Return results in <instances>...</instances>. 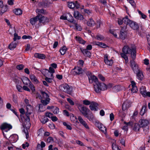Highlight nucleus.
Returning a JSON list of instances; mask_svg holds the SVG:
<instances>
[{"instance_id":"dca6fc26","label":"nucleus","mask_w":150,"mask_h":150,"mask_svg":"<svg viewBox=\"0 0 150 150\" xmlns=\"http://www.w3.org/2000/svg\"><path fill=\"white\" fill-rule=\"evenodd\" d=\"M73 74L74 75L79 74L82 73L83 70L82 69L79 67H75L72 71Z\"/></svg>"},{"instance_id":"a19ab883","label":"nucleus","mask_w":150,"mask_h":150,"mask_svg":"<svg viewBox=\"0 0 150 150\" xmlns=\"http://www.w3.org/2000/svg\"><path fill=\"white\" fill-rule=\"evenodd\" d=\"M123 19H118L117 21L118 24L120 25L122 24L123 23H124L126 24L127 23V19H125L124 21H123Z\"/></svg>"},{"instance_id":"13d9d810","label":"nucleus","mask_w":150,"mask_h":150,"mask_svg":"<svg viewBox=\"0 0 150 150\" xmlns=\"http://www.w3.org/2000/svg\"><path fill=\"white\" fill-rule=\"evenodd\" d=\"M83 104L86 105H90L91 103L90 101L87 100H84L83 101Z\"/></svg>"},{"instance_id":"bb28decb","label":"nucleus","mask_w":150,"mask_h":150,"mask_svg":"<svg viewBox=\"0 0 150 150\" xmlns=\"http://www.w3.org/2000/svg\"><path fill=\"white\" fill-rule=\"evenodd\" d=\"M53 78V74H52L50 77L46 76L45 78V81L48 83L52 82V79Z\"/></svg>"},{"instance_id":"2eb2a0df","label":"nucleus","mask_w":150,"mask_h":150,"mask_svg":"<svg viewBox=\"0 0 150 150\" xmlns=\"http://www.w3.org/2000/svg\"><path fill=\"white\" fill-rule=\"evenodd\" d=\"M31 113V112H29L28 111V112L25 113V115L27 117L25 119V125L28 126V127H29L30 125L29 115H30Z\"/></svg>"},{"instance_id":"69168bd1","label":"nucleus","mask_w":150,"mask_h":150,"mask_svg":"<svg viewBox=\"0 0 150 150\" xmlns=\"http://www.w3.org/2000/svg\"><path fill=\"white\" fill-rule=\"evenodd\" d=\"M103 124L100 123L98 122H96L95 123V125L97 127H98L99 129H100V127H101L102 125Z\"/></svg>"},{"instance_id":"338daca9","label":"nucleus","mask_w":150,"mask_h":150,"mask_svg":"<svg viewBox=\"0 0 150 150\" xmlns=\"http://www.w3.org/2000/svg\"><path fill=\"white\" fill-rule=\"evenodd\" d=\"M16 88L18 91L19 92H22L23 90L22 87L20 85H17L16 86Z\"/></svg>"},{"instance_id":"ea45409f","label":"nucleus","mask_w":150,"mask_h":150,"mask_svg":"<svg viewBox=\"0 0 150 150\" xmlns=\"http://www.w3.org/2000/svg\"><path fill=\"white\" fill-rule=\"evenodd\" d=\"M1 13H4L7 11L8 10L7 5H5L1 8Z\"/></svg>"},{"instance_id":"39448f33","label":"nucleus","mask_w":150,"mask_h":150,"mask_svg":"<svg viewBox=\"0 0 150 150\" xmlns=\"http://www.w3.org/2000/svg\"><path fill=\"white\" fill-rule=\"evenodd\" d=\"M127 25H129L130 27L134 30H137L139 28V26L137 23L134 21L130 19H127Z\"/></svg>"},{"instance_id":"680f3d73","label":"nucleus","mask_w":150,"mask_h":150,"mask_svg":"<svg viewBox=\"0 0 150 150\" xmlns=\"http://www.w3.org/2000/svg\"><path fill=\"white\" fill-rule=\"evenodd\" d=\"M29 86L30 88L31 89V90L33 92L35 91V87H34L33 85V84L30 83L29 84Z\"/></svg>"},{"instance_id":"0eeeda50","label":"nucleus","mask_w":150,"mask_h":150,"mask_svg":"<svg viewBox=\"0 0 150 150\" xmlns=\"http://www.w3.org/2000/svg\"><path fill=\"white\" fill-rule=\"evenodd\" d=\"M134 60L132 59L130 61V66L134 73H137L139 70L138 65Z\"/></svg>"},{"instance_id":"7c9ffc66","label":"nucleus","mask_w":150,"mask_h":150,"mask_svg":"<svg viewBox=\"0 0 150 150\" xmlns=\"http://www.w3.org/2000/svg\"><path fill=\"white\" fill-rule=\"evenodd\" d=\"M41 122L43 124H45L48 121V119L45 116L43 115L42 116L40 119Z\"/></svg>"},{"instance_id":"79ce46f5","label":"nucleus","mask_w":150,"mask_h":150,"mask_svg":"<svg viewBox=\"0 0 150 150\" xmlns=\"http://www.w3.org/2000/svg\"><path fill=\"white\" fill-rule=\"evenodd\" d=\"M76 40L79 41V42L80 43L84 44L86 42L85 41L83 40L80 37H77V36H76Z\"/></svg>"},{"instance_id":"4be33fe9","label":"nucleus","mask_w":150,"mask_h":150,"mask_svg":"<svg viewBox=\"0 0 150 150\" xmlns=\"http://www.w3.org/2000/svg\"><path fill=\"white\" fill-rule=\"evenodd\" d=\"M140 124L137 123H133L132 124V127L134 131H139V129L141 127Z\"/></svg>"},{"instance_id":"3c124183","label":"nucleus","mask_w":150,"mask_h":150,"mask_svg":"<svg viewBox=\"0 0 150 150\" xmlns=\"http://www.w3.org/2000/svg\"><path fill=\"white\" fill-rule=\"evenodd\" d=\"M44 16L41 15L40 14H38L37 16L35 17L32 18V19H43L44 18Z\"/></svg>"},{"instance_id":"412c9836","label":"nucleus","mask_w":150,"mask_h":150,"mask_svg":"<svg viewBox=\"0 0 150 150\" xmlns=\"http://www.w3.org/2000/svg\"><path fill=\"white\" fill-rule=\"evenodd\" d=\"M80 50L83 54L85 56L90 57L91 56V53L90 51L85 49H84L82 48H80Z\"/></svg>"},{"instance_id":"7ed1b4c3","label":"nucleus","mask_w":150,"mask_h":150,"mask_svg":"<svg viewBox=\"0 0 150 150\" xmlns=\"http://www.w3.org/2000/svg\"><path fill=\"white\" fill-rule=\"evenodd\" d=\"M139 122L141 127L143 128L145 133H147L149 129V127L148 125L149 124L148 120L146 119H141L139 120Z\"/></svg>"},{"instance_id":"49530a36","label":"nucleus","mask_w":150,"mask_h":150,"mask_svg":"<svg viewBox=\"0 0 150 150\" xmlns=\"http://www.w3.org/2000/svg\"><path fill=\"white\" fill-rule=\"evenodd\" d=\"M63 124L64 126H65L67 129L71 130L72 129V127L70 125L67 124L66 122H64L63 123Z\"/></svg>"},{"instance_id":"c756f323","label":"nucleus","mask_w":150,"mask_h":150,"mask_svg":"<svg viewBox=\"0 0 150 150\" xmlns=\"http://www.w3.org/2000/svg\"><path fill=\"white\" fill-rule=\"evenodd\" d=\"M73 17L70 13H68L66 15L62 16L60 18V19H67V18H72Z\"/></svg>"},{"instance_id":"052dcab7","label":"nucleus","mask_w":150,"mask_h":150,"mask_svg":"<svg viewBox=\"0 0 150 150\" xmlns=\"http://www.w3.org/2000/svg\"><path fill=\"white\" fill-rule=\"evenodd\" d=\"M75 26L76 29L79 31H81L82 29V28L81 26L77 24V22L76 23V24H75Z\"/></svg>"},{"instance_id":"a211bd4d","label":"nucleus","mask_w":150,"mask_h":150,"mask_svg":"<svg viewBox=\"0 0 150 150\" xmlns=\"http://www.w3.org/2000/svg\"><path fill=\"white\" fill-rule=\"evenodd\" d=\"M130 106V102L127 100L124 102L123 104L122 109L123 110H125L129 108Z\"/></svg>"},{"instance_id":"603ef678","label":"nucleus","mask_w":150,"mask_h":150,"mask_svg":"<svg viewBox=\"0 0 150 150\" xmlns=\"http://www.w3.org/2000/svg\"><path fill=\"white\" fill-rule=\"evenodd\" d=\"M88 76L89 82L90 83H92L93 81L91 78V73H88Z\"/></svg>"},{"instance_id":"393cba45","label":"nucleus","mask_w":150,"mask_h":150,"mask_svg":"<svg viewBox=\"0 0 150 150\" xmlns=\"http://www.w3.org/2000/svg\"><path fill=\"white\" fill-rule=\"evenodd\" d=\"M136 73L137 76V78L140 80H142L143 77V75L142 71H141L139 70Z\"/></svg>"},{"instance_id":"9d476101","label":"nucleus","mask_w":150,"mask_h":150,"mask_svg":"<svg viewBox=\"0 0 150 150\" xmlns=\"http://www.w3.org/2000/svg\"><path fill=\"white\" fill-rule=\"evenodd\" d=\"M140 93L144 97L148 96L150 97V92H146V88L145 86H142L141 87L140 89Z\"/></svg>"},{"instance_id":"423d86ee","label":"nucleus","mask_w":150,"mask_h":150,"mask_svg":"<svg viewBox=\"0 0 150 150\" xmlns=\"http://www.w3.org/2000/svg\"><path fill=\"white\" fill-rule=\"evenodd\" d=\"M36 98L42 100L49 98L48 94L44 91L41 92V94L37 93L36 95Z\"/></svg>"},{"instance_id":"e2e57ef3","label":"nucleus","mask_w":150,"mask_h":150,"mask_svg":"<svg viewBox=\"0 0 150 150\" xmlns=\"http://www.w3.org/2000/svg\"><path fill=\"white\" fill-rule=\"evenodd\" d=\"M137 88L136 86L132 87V88L131 89V91L132 92L135 93L137 92Z\"/></svg>"},{"instance_id":"8fccbe9b","label":"nucleus","mask_w":150,"mask_h":150,"mask_svg":"<svg viewBox=\"0 0 150 150\" xmlns=\"http://www.w3.org/2000/svg\"><path fill=\"white\" fill-rule=\"evenodd\" d=\"M71 120L73 122H77L78 123H79L78 122L77 119V118L76 116H73L72 117H70Z\"/></svg>"},{"instance_id":"1a4fd4ad","label":"nucleus","mask_w":150,"mask_h":150,"mask_svg":"<svg viewBox=\"0 0 150 150\" xmlns=\"http://www.w3.org/2000/svg\"><path fill=\"white\" fill-rule=\"evenodd\" d=\"M68 6L70 8L73 9L76 8L78 9L80 8V5L78 2L76 1L75 2H69Z\"/></svg>"},{"instance_id":"4468645a","label":"nucleus","mask_w":150,"mask_h":150,"mask_svg":"<svg viewBox=\"0 0 150 150\" xmlns=\"http://www.w3.org/2000/svg\"><path fill=\"white\" fill-rule=\"evenodd\" d=\"M50 100V98L41 100V102L42 104H40L39 105V109H40L41 107H42L43 105L45 106L49 103Z\"/></svg>"},{"instance_id":"9b49d317","label":"nucleus","mask_w":150,"mask_h":150,"mask_svg":"<svg viewBox=\"0 0 150 150\" xmlns=\"http://www.w3.org/2000/svg\"><path fill=\"white\" fill-rule=\"evenodd\" d=\"M12 128V126L10 124H8L6 123H5L2 125L1 126V129L2 130H4V131H3V134L4 136V132H7V131L6 130V129L7 128H8V130H9L10 129H11Z\"/></svg>"},{"instance_id":"f257e3e1","label":"nucleus","mask_w":150,"mask_h":150,"mask_svg":"<svg viewBox=\"0 0 150 150\" xmlns=\"http://www.w3.org/2000/svg\"><path fill=\"white\" fill-rule=\"evenodd\" d=\"M122 52L123 53H121L120 55L125 59L126 63L128 62V58L126 54H131L132 59L134 60L135 59L136 51V48L134 45H131L130 46H124L122 48Z\"/></svg>"},{"instance_id":"20e7f679","label":"nucleus","mask_w":150,"mask_h":150,"mask_svg":"<svg viewBox=\"0 0 150 150\" xmlns=\"http://www.w3.org/2000/svg\"><path fill=\"white\" fill-rule=\"evenodd\" d=\"M59 89L62 91L71 94L72 92V88L67 84H64L61 85L59 87Z\"/></svg>"},{"instance_id":"6e6552de","label":"nucleus","mask_w":150,"mask_h":150,"mask_svg":"<svg viewBox=\"0 0 150 150\" xmlns=\"http://www.w3.org/2000/svg\"><path fill=\"white\" fill-rule=\"evenodd\" d=\"M126 29V27H122L121 30L119 35V38L122 40H124L127 37V33Z\"/></svg>"},{"instance_id":"a18cd8bd","label":"nucleus","mask_w":150,"mask_h":150,"mask_svg":"<svg viewBox=\"0 0 150 150\" xmlns=\"http://www.w3.org/2000/svg\"><path fill=\"white\" fill-rule=\"evenodd\" d=\"M100 130L105 134H106V128L103 125H102Z\"/></svg>"},{"instance_id":"ddd939ff","label":"nucleus","mask_w":150,"mask_h":150,"mask_svg":"<svg viewBox=\"0 0 150 150\" xmlns=\"http://www.w3.org/2000/svg\"><path fill=\"white\" fill-rule=\"evenodd\" d=\"M78 119L80 123L85 127L86 129H89V128L87 123L80 116L78 117Z\"/></svg>"},{"instance_id":"2f4dec72","label":"nucleus","mask_w":150,"mask_h":150,"mask_svg":"<svg viewBox=\"0 0 150 150\" xmlns=\"http://www.w3.org/2000/svg\"><path fill=\"white\" fill-rule=\"evenodd\" d=\"M42 74L45 77L48 76L50 77V76L48 75V74L47 73H49V72L48 69H43L41 71Z\"/></svg>"},{"instance_id":"6e6d98bb","label":"nucleus","mask_w":150,"mask_h":150,"mask_svg":"<svg viewBox=\"0 0 150 150\" xmlns=\"http://www.w3.org/2000/svg\"><path fill=\"white\" fill-rule=\"evenodd\" d=\"M38 21V19H30V21L32 25H35L36 22Z\"/></svg>"},{"instance_id":"c85d7f7f","label":"nucleus","mask_w":150,"mask_h":150,"mask_svg":"<svg viewBox=\"0 0 150 150\" xmlns=\"http://www.w3.org/2000/svg\"><path fill=\"white\" fill-rule=\"evenodd\" d=\"M74 17L75 18H83V16L81 15L78 11H75L74 14Z\"/></svg>"},{"instance_id":"37998d69","label":"nucleus","mask_w":150,"mask_h":150,"mask_svg":"<svg viewBox=\"0 0 150 150\" xmlns=\"http://www.w3.org/2000/svg\"><path fill=\"white\" fill-rule=\"evenodd\" d=\"M45 143L42 141L41 142L40 145V144H38V147H40V146H41L42 148L40 149H38L37 150H43V149H42V148L45 147Z\"/></svg>"},{"instance_id":"473e14b6","label":"nucleus","mask_w":150,"mask_h":150,"mask_svg":"<svg viewBox=\"0 0 150 150\" xmlns=\"http://www.w3.org/2000/svg\"><path fill=\"white\" fill-rule=\"evenodd\" d=\"M30 78L32 81L35 83H37L38 81L36 77L33 74H31L30 76Z\"/></svg>"},{"instance_id":"72a5a7b5","label":"nucleus","mask_w":150,"mask_h":150,"mask_svg":"<svg viewBox=\"0 0 150 150\" xmlns=\"http://www.w3.org/2000/svg\"><path fill=\"white\" fill-rule=\"evenodd\" d=\"M95 23L93 19H89L87 22V25L90 26H93Z\"/></svg>"},{"instance_id":"a878e982","label":"nucleus","mask_w":150,"mask_h":150,"mask_svg":"<svg viewBox=\"0 0 150 150\" xmlns=\"http://www.w3.org/2000/svg\"><path fill=\"white\" fill-rule=\"evenodd\" d=\"M34 56L35 57L41 59H44L45 57V56L44 54L38 53H35L34 54Z\"/></svg>"},{"instance_id":"b1692460","label":"nucleus","mask_w":150,"mask_h":150,"mask_svg":"<svg viewBox=\"0 0 150 150\" xmlns=\"http://www.w3.org/2000/svg\"><path fill=\"white\" fill-rule=\"evenodd\" d=\"M21 80L23 83L25 85H28V84L30 83L29 79L27 77L23 78Z\"/></svg>"},{"instance_id":"5fc2aeb1","label":"nucleus","mask_w":150,"mask_h":150,"mask_svg":"<svg viewBox=\"0 0 150 150\" xmlns=\"http://www.w3.org/2000/svg\"><path fill=\"white\" fill-rule=\"evenodd\" d=\"M14 38H13V40L14 41H15L17 39L19 40L21 38V37L19 36H18V35L15 33L14 34Z\"/></svg>"},{"instance_id":"4c0bfd02","label":"nucleus","mask_w":150,"mask_h":150,"mask_svg":"<svg viewBox=\"0 0 150 150\" xmlns=\"http://www.w3.org/2000/svg\"><path fill=\"white\" fill-rule=\"evenodd\" d=\"M16 14L17 15H20L22 13V11L20 9H16L14 10Z\"/></svg>"},{"instance_id":"cd10ccee","label":"nucleus","mask_w":150,"mask_h":150,"mask_svg":"<svg viewBox=\"0 0 150 150\" xmlns=\"http://www.w3.org/2000/svg\"><path fill=\"white\" fill-rule=\"evenodd\" d=\"M147 105L146 104L145 105L143 106L140 112V114L141 115H143L147 111L146 108Z\"/></svg>"},{"instance_id":"58836bf2","label":"nucleus","mask_w":150,"mask_h":150,"mask_svg":"<svg viewBox=\"0 0 150 150\" xmlns=\"http://www.w3.org/2000/svg\"><path fill=\"white\" fill-rule=\"evenodd\" d=\"M91 78L93 81H94L96 83L95 85L98 84L97 83H99V82L98 81V79L94 75L93 76L91 73Z\"/></svg>"},{"instance_id":"f704fd0d","label":"nucleus","mask_w":150,"mask_h":150,"mask_svg":"<svg viewBox=\"0 0 150 150\" xmlns=\"http://www.w3.org/2000/svg\"><path fill=\"white\" fill-rule=\"evenodd\" d=\"M36 12L37 13H42L43 14H45L47 13V11L43 9H37L36 10Z\"/></svg>"},{"instance_id":"aec40b11","label":"nucleus","mask_w":150,"mask_h":150,"mask_svg":"<svg viewBox=\"0 0 150 150\" xmlns=\"http://www.w3.org/2000/svg\"><path fill=\"white\" fill-rule=\"evenodd\" d=\"M50 2L48 1H42L40 2L38 4V6L40 7H46L50 4Z\"/></svg>"},{"instance_id":"bf43d9fd","label":"nucleus","mask_w":150,"mask_h":150,"mask_svg":"<svg viewBox=\"0 0 150 150\" xmlns=\"http://www.w3.org/2000/svg\"><path fill=\"white\" fill-rule=\"evenodd\" d=\"M49 73H50V75L52 74H53V73L54 72V70L52 67H50L48 70Z\"/></svg>"},{"instance_id":"c9c22d12","label":"nucleus","mask_w":150,"mask_h":150,"mask_svg":"<svg viewBox=\"0 0 150 150\" xmlns=\"http://www.w3.org/2000/svg\"><path fill=\"white\" fill-rule=\"evenodd\" d=\"M17 44L16 42H12L8 46V48L11 50H13L16 47Z\"/></svg>"},{"instance_id":"0e129e2a","label":"nucleus","mask_w":150,"mask_h":150,"mask_svg":"<svg viewBox=\"0 0 150 150\" xmlns=\"http://www.w3.org/2000/svg\"><path fill=\"white\" fill-rule=\"evenodd\" d=\"M110 33L112 34L115 38H117V35L115 31L112 30H110Z\"/></svg>"},{"instance_id":"de8ad7c7","label":"nucleus","mask_w":150,"mask_h":150,"mask_svg":"<svg viewBox=\"0 0 150 150\" xmlns=\"http://www.w3.org/2000/svg\"><path fill=\"white\" fill-rule=\"evenodd\" d=\"M96 38L97 40H101L104 39V37L102 35H97Z\"/></svg>"},{"instance_id":"864d4df0","label":"nucleus","mask_w":150,"mask_h":150,"mask_svg":"<svg viewBox=\"0 0 150 150\" xmlns=\"http://www.w3.org/2000/svg\"><path fill=\"white\" fill-rule=\"evenodd\" d=\"M53 112L54 114H58L59 112V108L57 107L55 108L53 110Z\"/></svg>"},{"instance_id":"4d7b16f0","label":"nucleus","mask_w":150,"mask_h":150,"mask_svg":"<svg viewBox=\"0 0 150 150\" xmlns=\"http://www.w3.org/2000/svg\"><path fill=\"white\" fill-rule=\"evenodd\" d=\"M24 67V66L23 64H20L17 65L16 68L18 70H22Z\"/></svg>"},{"instance_id":"09e8293b","label":"nucleus","mask_w":150,"mask_h":150,"mask_svg":"<svg viewBox=\"0 0 150 150\" xmlns=\"http://www.w3.org/2000/svg\"><path fill=\"white\" fill-rule=\"evenodd\" d=\"M96 44L99 45L102 47L105 48L107 47L106 44L101 42H98L97 43H96Z\"/></svg>"},{"instance_id":"6ab92c4d","label":"nucleus","mask_w":150,"mask_h":150,"mask_svg":"<svg viewBox=\"0 0 150 150\" xmlns=\"http://www.w3.org/2000/svg\"><path fill=\"white\" fill-rule=\"evenodd\" d=\"M98 105L97 103L95 102H91L89 107L91 110L96 111L97 110L96 108L97 107Z\"/></svg>"},{"instance_id":"774afa93","label":"nucleus","mask_w":150,"mask_h":150,"mask_svg":"<svg viewBox=\"0 0 150 150\" xmlns=\"http://www.w3.org/2000/svg\"><path fill=\"white\" fill-rule=\"evenodd\" d=\"M49 19H38L39 21V22L40 23H42L43 24H44L45 22H48L49 21Z\"/></svg>"},{"instance_id":"c03bdc74","label":"nucleus","mask_w":150,"mask_h":150,"mask_svg":"<svg viewBox=\"0 0 150 150\" xmlns=\"http://www.w3.org/2000/svg\"><path fill=\"white\" fill-rule=\"evenodd\" d=\"M13 80L16 83H19V77L16 75H14L13 77Z\"/></svg>"},{"instance_id":"f03ea898","label":"nucleus","mask_w":150,"mask_h":150,"mask_svg":"<svg viewBox=\"0 0 150 150\" xmlns=\"http://www.w3.org/2000/svg\"><path fill=\"white\" fill-rule=\"evenodd\" d=\"M97 83L98 84L94 85L95 91L97 93H99L101 90H105L108 88L111 87V84L108 85L107 87L106 85L104 83H101L100 82Z\"/></svg>"},{"instance_id":"e433bc0d","label":"nucleus","mask_w":150,"mask_h":150,"mask_svg":"<svg viewBox=\"0 0 150 150\" xmlns=\"http://www.w3.org/2000/svg\"><path fill=\"white\" fill-rule=\"evenodd\" d=\"M67 50V48L66 47H63L61 48L59 50V52L62 55H64Z\"/></svg>"},{"instance_id":"5701e85b","label":"nucleus","mask_w":150,"mask_h":150,"mask_svg":"<svg viewBox=\"0 0 150 150\" xmlns=\"http://www.w3.org/2000/svg\"><path fill=\"white\" fill-rule=\"evenodd\" d=\"M84 117L86 118L90 121H92L94 119V116L91 112L90 111V112L88 113Z\"/></svg>"},{"instance_id":"f3484780","label":"nucleus","mask_w":150,"mask_h":150,"mask_svg":"<svg viewBox=\"0 0 150 150\" xmlns=\"http://www.w3.org/2000/svg\"><path fill=\"white\" fill-rule=\"evenodd\" d=\"M104 61L106 64L107 65H111L113 63L112 60L111 59H109L107 54L105 55L104 56Z\"/></svg>"},{"instance_id":"f8f14e48","label":"nucleus","mask_w":150,"mask_h":150,"mask_svg":"<svg viewBox=\"0 0 150 150\" xmlns=\"http://www.w3.org/2000/svg\"><path fill=\"white\" fill-rule=\"evenodd\" d=\"M80 110L84 116H86V114L90 112V110L86 107L84 106H81Z\"/></svg>"}]
</instances>
